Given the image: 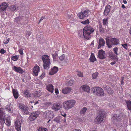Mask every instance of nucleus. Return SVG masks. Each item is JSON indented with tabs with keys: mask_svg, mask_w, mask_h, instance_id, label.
Returning a JSON list of instances; mask_svg holds the SVG:
<instances>
[{
	"mask_svg": "<svg viewBox=\"0 0 131 131\" xmlns=\"http://www.w3.org/2000/svg\"><path fill=\"white\" fill-rule=\"evenodd\" d=\"M129 34L131 35V27L129 30Z\"/></svg>",
	"mask_w": 131,
	"mask_h": 131,
	"instance_id": "63",
	"label": "nucleus"
},
{
	"mask_svg": "<svg viewBox=\"0 0 131 131\" xmlns=\"http://www.w3.org/2000/svg\"><path fill=\"white\" fill-rule=\"evenodd\" d=\"M45 16L44 17H41V18H40L39 21L38 23V24H39V23H40V21L42 20L44 18H45Z\"/></svg>",
	"mask_w": 131,
	"mask_h": 131,
	"instance_id": "56",
	"label": "nucleus"
},
{
	"mask_svg": "<svg viewBox=\"0 0 131 131\" xmlns=\"http://www.w3.org/2000/svg\"><path fill=\"white\" fill-rule=\"evenodd\" d=\"M87 110L86 107H84L82 108L80 111V114L81 115H84Z\"/></svg>",
	"mask_w": 131,
	"mask_h": 131,
	"instance_id": "30",
	"label": "nucleus"
},
{
	"mask_svg": "<svg viewBox=\"0 0 131 131\" xmlns=\"http://www.w3.org/2000/svg\"><path fill=\"white\" fill-rule=\"evenodd\" d=\"M105 54V51L101 50L99 51L98 57L100 59H104L106 57Z\"/></svg>",
	"mask_w": 131,
	"mask_h": 131,
	"instance_id": "17",
	"label": "nucleus"
},
{
	"mask_svg": "<svg viewBox=\"0 0 131 131\" xmlns=\"http://www.w3.org/2000/svg\"><path fill=\"white\" fill-rule=\"evenodd\" d=\"M105 44V42L104 40L102 38H100L99 42V45L98 49H99L102 46H104Z\"/></svg>",
	"mask_w": 131,
	"mask_h": 131,
	"instance_id": "19",
	"label": "nucleus"
},
{
	"mask_svg": "<svg viewBox=\"0 0 131 131\" xmlns=\"http://www.w3.org/2000/svg\"><path fill=\"white\" fill-rule=\"evenodd\" d=\"M105 113V111L103 109H101L99 110V115H101L102 116H104V114Z\"/></svg>",
	"mask_w": 131,
	"mask_h": 131,
	"instance_id": "34",
	"label": "nucleus"
},
{
	"mask_svg": "<svg viewBox=\"0 0 131 131\" xmlns=\"http://www.w3.org/2000/svg\"><path fill=\"white\" fill-rule=\"evenodd\" d=\"M71 17V16L70 15H69L67 17V19H68V18L69 19Z\"/></svg>",
	"mask_w": 131,
	"mask_h": 131,
	"instance_id": "62",
	"label": "nucleus"
},
{
	"mask_svg": "<svg viewBox=\"0 0 131 131\" xmlns=\"http://www.w3.org/2000/svg\"><path fill=\"white\" fill-rule=\"evenodd\" d=\"M19 107L20 109L23 110V111L25 114H28L29 112V108L27 106H25L24 104H20Z\"/></svg>",
	"mask_w": 131,
	"mask_h": 131,
	"instance_id": "10",
	"label": "nucleus"
},
{
	"mask_svg": "<svg viewBox=\"0 0 131 131\" xmlns=\"http://www.w3.org/2000/svg\"><path fill=\"white\" fill-rule=\"evenodd\" d=\"M108 21V18L106 19H104L103 20V25H107Z\"/></svg>",
	"mask_w": 131,
	"mask_h": 131,
	"instance_id": "38",
	"label": "nucleus"
},
{
	"mask_svg": "<svg viewBox=\"0 0 131 131\" xmlns=\"http://www.w3.org/2000/svg\"><path fill=\"white\" fill-rule=\"evenodd\" d=\"M93 93H95L99 96H103L104 93L103 89L101 88L94 87L92 88Z\"/></svg>",
	"mask_w": 131,
	"mask_h": 131,
	"instance_id": "4",
	"label": "nucleus"
},
{
	"mask_svg": "<svg viewBox=\"0 0 131 131\" xmlns=\"http://www.w3.org/2000/svg\"><path fill=\"white\" fill-rule=\"evenodd\" d=\"M44 115L45 118L47 119L52 118L54 116V114L53 112L49 111H46L44 113Z\"/></svg>",
	"mask_w": 131,
	"mask_h": 131,
	"instance_id": "7",
	"label": "nucleus"
},
{
	"mask_svg": "<svg viewBox=\"0 0 131 131\" xmlns=\"http://www.w3.org/2000/svg\"><path fill=\"white\" fill-rule=\"evenodd\" d=\"M13 92L14 97L15 99H17L18 97V94L17 91L14 89H13Z\"/></svg>",
	"mask_w": 131,
	"mask_h": 131,
	"instance_id": "27",
	"label": "nucleus"
},
{
	"mask_svg": "<svg viewBox=\"0 0 131 131\" xmlns=\"http://www.w3.org/2000/svg\"><path fill=\"white\" fill-rule=\"evenodd\" d=\"M29 103H31V104H34V106H35V105L36 104L38 103V101H37V102H29Z\"/></svg>",
	"mask_w": 131,
	"mask_h": 131,
	"instance_id": "54",
	"label": "nucleus"
},
{
	"mask_svg": "<svg viewBox=\"0 0 131 131\" xmlns=\"http://www.w3.org/2000/svg\"><path fill=\"white\" fill-rule=\"evenodd\" d=\"M24 94L25 95L26 97H28L31 96V94L28 90H27L24 91Z\"/></svg>",
	"mask_w": 131,
	"mask_h": 131,
	"instance_id": "28",
	"label": "nucleus"
},
{
	"mask_svg": "<svg viewBox=\"0 0 131 131\" xmlns=\"http://www.w3.org/2000/svg\"><path fill=\"white\" fill-rule=\"evenodd\" d=\"M75 103V101L73 100L65 101L64 103L63 107L65 109L69 110L74 106Z\"/></svg>",
	"mask_w": 131,
	"mask_h": 131,
	"instance_id": "3",
	"label": "nucleus"
},
{
	"mask_svg": "<svg viewBox=\"0 0 131 131\" xmlns=\"http://www.w3.org/2000/svg\"><path fill=\"white\" fill-rule=\"evenodd\" d=\"M77 75L79 77H82V76L83 74L82 73L80 72L78 73Z\"/></svg>",
	"mask_w": 131,
	"mask_h": 131,
	"instance_id": "58",
	"label": "nucleus"
},
{
	"mask_svg": "<svg viewBox=\"0 0 131 131\" xmlns=\"http://www.w3.org/2000/svg\"><path fill=\"white\" fill-rule=\"evenodd\" d=\"M123 47L126 49V50H127L128 49L127 44V43L125 44H122L121 45Z\"/></svg>",
	"mask_w": 131,
	"mask_h": 131,
	"instance_id": "44",
	"label": "nucleus"
},
{
	"mask_svg": "<svg viewBox=\"0 0 131 131\" xmlns=\"http://www.w3.org/2000/svg\"><path fill=\"white\" fill-rule=\"evenodd\" d=\"M110 6L107 5L105 7V8L104 12V14L105 15H108L110 10Z\"/></svg>",
	"mask_w": 131,
	"mask_h": 131,
	"instance_id": "20",
	"label": "nucleus"
},
{
	"mask_svg": "<svg viewBox=\"0 0 131 131\" xmlns=\"http://www.w3.org/2000/svg\"><path fill=\"white\" fill-rule=\"evenodd\" d=\"M109 56L111 59L113 60L114 59L115 56L112 52H109Z\"/></svg>",
	"mask_w": 131,
	"mask_h": 131,
	"instance_id": "37",
	"label": "nucleus"
},
{
	"mask_svg": "<svg viewBox=\"0 0 131 131\" xmlns=\"http://www.w3.org/2000/svg\"><path fill=\"white\" fill-rule=\"evenodd\" d=\"M18 58L17 56H13L12 58V59L14 61H16L18 59Z\"/></svg>",
	"mask_w": 131,
	"mask_h": 131,
	"instance_id": "42",
	"label": "nucleus"
},
{
	"mask_svg": "<svg viewBox=\"0 0 131 131\" xmlns=\"http://www.w3.org/2000/svg\"><path fill=\"white\" fill-rule=\"evenodd\" d=\"M90 61L92 62H94V61L96 60V59L93 53H92L91 56L89 58Z\"/></svg>",
	"mask_w": 131,
	"mask_h": 131,
	"instance_id": "31",
	"label": "nucleus"
},
{
	"mask_svg": "<svg viewBox=\"0 0 131 131\" xmlns=\"http://www.w3.org/2000/svg\"><path fill=\"white\" fill-rule=\"evenodd\" d=\"M21 120L20 119H17L15 122V125L16 129L17 131H21Z\"/></svg>",
	"mask_w": 131,
	"mask_h": 131,
	"instance_id": "9",
	"label": "nucleus"
},
{
	"mask_svg": "<svg viewBox=\"0 0 131 131\" xmlns=\"http://www.w3.org/2000/svg\"><path fill=\"white\" fill-rule=\"evenodd\" d=\"M0 52L2 54H4L6 52V51L3 49H2L1 50Z\"/></svg>",
	"mask_w": 131,
	"mask_h": 131,
	"instance_id": "49",
	"label": "nucleus"
},
{
	"mask_svg": "<svg viewBox=\"0 0 131 131\" xmlns=\"http://www.w3.org/2000/svg\"><path fill=\"white\" fill-rule=\"evenodd\" d=\"M73 131H81V130L80 129L79 130H77V129H74V130Z\"/></svg>",
	"mask_w": 131,
	"mask_h": 131,
	"instance_id": "64",
	"label": "nucleus"
},
{
	"mask_svg": "<svg viewBox=\"0 0 131 131\" xmlns=\"http://www.w3.org/2000/svg\"><path fill=\"white\" fill-rule=\"evenodd\" d=\"M81 23L84 24H87L89 23V21L88 19H87L85 21H82Z\"/></svg>",
	"mask_w": 131,
	"mask_h": 131,
	"instance_id": "43",
	"label": "nucleus"
},
{
	"mask_svg": "<svg viewBox=\"0 0 131 131\" xmlns=\"http://www.w3.org/2000/svg\"><path fill=\"white\" fill-rule=\"evenodd\" d=\"M57 55V54L56 52H55L54 54H52L53 59L54 60H55Z\"/></svg>",
	"mask_w": 131,
	"mask_h": 131,
	"instance_id": "47",
	"label": "nucleus"
},
{
	"mask_svg": "<svg viewBox=\"0 0 131 131\" xmlns=\"http://www.w3.org/2000/svg\"><path fill=\"white\" fill-rule=\"evenodd\" d=\"M40 113V112L39 111L32 113L29 117V120L31 121H34L36 119Z\"/></svg>",
	"mask_w": 131,
	"mask_h": 131,
	"instance_id": "8",
	"label": "nucleus"
},
{
	"mask_svg": "<svg viewBox=\"0 0 131 131\" xmlns=\"http://www.w3.org/2000/svg\"><path fill=\"white\" fill-rule=\"evenodd\" d=\"M89 13L90 12L89 10H85L79 13L78 14V16L80 19H83L88 17Z\"/></svg>",
	"mask_w": 131,
	"mask_h": 131,
	"instance_id": "6",
	"label": "nucleus"
},
{
	"mask_svg": "<svg viewBox=\"0 0 131 131\" xmlns=\"http://www.w3.org/2000/svg\"><path fill=\"white\" fill-rule=\"evenodd\" d=\"M58 71V67H53V68L52 69L51 71L49 72V74L51 75H52L56 73Z\"/></svg>",
	"mask_w": 131,
	"mask_h": 131,
	"instance_id": "24",
	"label": "nucleus"
},
{
	"mask_svg": "<svg viewBox=\"0 0 131 131\" xmlns=\"http://www.w3.org/2000/svg\"><path fill=\"white\" fill-rule=\"evenodd\" d=\"M98 75V72H95L92 75V78L93 79H96Z\"/></svg>",
	"mask_w": 131,
	"mask_h": 131,
	"instance_id": "40",
	"label": "nucleus"
},
{
	"mask_svg": "<svg viewBox=\"0 0 131 131\" xmlns=\"http://www.w3.org/2000/svg\"><path fill=\"white\" fill-rule=\"evenodd\" d=\"M119 44V40L118 39L115 38V45Z\"/></svg>",
	"mask_w": 131,
	"mask_h": 131,
	"instance_id": "52",
	"label": "nucleus"
},
{
	"mask_svg": "<svg viewBox=\"0 0 131 131\" xmlns=\"http://www.w3.org/2000/svg\"><path fill=\"white\" fill-rule=\"evenodd\" d=\"M60 116H58L54 119L53 121L57 123H59L60 120Z\"/></svg>",
	"mask_w": 131,
	"mask_h": 131,
	"instance_id": "33",
	"label": "nucleus"
},
{
	"mask_svg": "<svg viewBox=\"0 0 131 131\" xmlns=\"http://www.w3.org/2000/svg\"><path fill=\"white\" fill-rule=\"evenodd\" d=\"M122 7L123 9H124L126 8V7L124 4H122Z\"/></svg>",
	"mask_w": 131,
	"mask_h": 131,
	"instance_id": "60",
	"label": "nucleus"
},
{
	"mask_svg": "<svg viewBox=\"0 0 131 131\" xmlns=\"http://www.w3.org/2000/svg\"><path fill=\"white\" fill-rule=\"evenodd\" d=\"M105 89L107 91L108 89H110V87L108 86H106L105 88Z\"/></svg>",
	"mask_w": 131,
	"mask_h": 131,
	"instance_id": "55",
	"label": "nucleus"
},
{
	"mask_svg": "<svg viewBox=\"0 0 131 131\" xmlns=\"http://www.w3.org/2000/svg\"><path fill=\"white\" fill-rule=\"evenodd\" d=\"M124 77H122L121 78V84L122 85H123L124 84V82L123 81L124 80Z\"/></svg>",
	"mask_w": 131,
	"mask_h": 131,
	"instance_id": "50",
	"label": "nucleus"
},
{
	"mask_svg": "<svg viewBox=\"0 0 131 131\" xmlns=\"http://www.w3.org/2000/svg\"><path fill=\"white\" fill-rule=\"evenodd\" d=\"M123 3L125 4H126L127 3L126 0H123Z\"/></svg>",
	"mask_w": 131,
	"mask_h": 131,
	"instance_id": "61",
	"label": "nucleus"
},
{
	"mask_svg": "<svg viewBox=\"0 0 131 131\" xmlns=\"http://www.w3.org/2000/svg\"><path fill=\"white\" fill-rule=\"evenodd\" d=\"M38 131H48V129L46 128L41 127L39 128Z\"/></svg>",
	"mask_w": 131,
	"mask_h": 131,
	"instance_id": "35",
	"label": "nucleus"
},
{
	"mask_svg": "<svg viewBox=\"0 0 131 131\" xmlns=\"http://www.w3.org/2000/svg\"><path fill=\"white\" fill-rule=\"evenodd\" d=\"M39 70V67L38 66L34 67L33 69V75L35 76L37 75Z\"/></svg>",
	"mask_w": 131,
	"mask_h": 131,
	"instance_id": "18",
	"label": "nucleus"
},
{
	"mask_svg": "<svg viewBox=\"0 0 131 131\" xmlns=\"http://www.w3.org/2000/svg\"><path fill=\"white\" fill-rule=\"evenodd\" d=\"M118 50V48L117 47H115V54H116V56L118 54L117 52Z\"/></svg>",
	"mask_w": 131,
	"mask_h": 131,
	"instance_id": "57",
	"label": "nucleus"
},
{
	"mask_svg": "<svg viewBox=\"0 0 131 131\" xmlns=\"http://www.w3.org/2000/svg\"><path fill=\"white\" fill-rule=\"evenodd\" d=\"M62 107V104L59 102H57L54 104L52 107V109L55 111H57L59 110Z\"/></svg>",
	"mask_w": 131,
	"mask_h": 131,
	"instance_id": "11",
	"label": "nucleus"
},
{
	"mask_svg": "<svg viewBox=\"0 0 131 131\" xmlns=\"http://www.w3.org/2000/svg\"><path fill=\"white\" fill-rule=\"evenodd\" d=\"M73 80H70L68 82V84L70 86H71L73 84Z\"/></svg>",
	"mask_w": 131,
	"mask_h": 131,
	"instance_id": "46",
	"label": "nucleus"
},
{
	"mask_svg": "<svg viewBox=\"0 0 131 131\" xmlns=\"http://www.w3.org/2000/svg\"><path fill=\"white\" fill-rule=\"evenodd\" d=\"M106 45L109 48H111L115 45V38L110 37L106 38Z\"/></svg>",
	"mask_w": 131,
	"mask_h": 131,
	"instance_id": "5",
	"label": "nucleus"
},
{
	"mask_svg": "<svg viewBox=\"0 0 131 131\" xmlns=\"http://www.w3.org/2000/svg\"><path fill=\"white\" fill-rule=\"evenodd\" d=\"M71 90V87H67L63 88L62 90V92L64 94H67L70 93Z\"/></svg>",
	"mask_w": 131,
	"mask_h": 131,
	"instance_id": "22",
	"label": "nucleus"
},
{
	"mask_svg": "<svg viewBox=\"0 0 131 131\" xmlns=\"http://www.w3.org/2000/svg\"><path fill=\"white\" fill-rule=\"evenodd\" d=\"M125 101L126 103L128 109L129 110L131 111V101L127 100H125Z\"/></svg>",
	"mask_w": 131,
	"mask_h": 131,
	"instance_id": "26",
	"label": "nucleus"
},
{
	"mask_svg": "<svg viewBox=\"0 0 131 131\" xmlns=\"http://www.w3.org/2000/svg\"><path fill=\"white\" fill-rule=\"evenodd\" d=\"M41 93L38 91H36L34 93V95L36 97H39L41 95Z\"/></svg>",
	"mask_w": 131,
	"mask_h": 131,
	"instance_id": "36",
	"label": "nucleus"
},
{
	"mask_svg": "<svg viewBox=\"0 0 131 131\" xmlns=\"http://www.w3.org/2000/svg\"><path fill=\"white\" fill-rule=\"evenodd\" d=\"M19 52L20 54L23 55V49L22 48H21L19 50Z\"/></svg>",
	"mask_w": 131,
	"mask_h": 131,
	"instance_id": "53",
	"label": "nucleus"
},
{
	"mask_svg": "<svg viewBox=\"0 0 131 131\" xmlns=\"http://www.w3.org/2000/svg\"><path fill=\"white\" fill-rule=\"evenodd\" d=\"M3 122V121H2ZM4 122V123L7 125L9 126L10 125V121L9 119H5V120Z\"/></svg>",
	"mask_w": 131,
	"mask_h": 131,
	"instance_id": "32",
	"label": "nucleus"
},
{
	"mask_svg": "<svg viewBox=\"0 0 131 131\" xmlns=\"http://www.w3.org/2000/svg\"><path fill=\"white\" fill-rule=\"evenodd\" d=\"M5 114V111L4 108H0V122L1 121H5V118L4 116Z\"/></svg>",
	"mask_w": 131,
	"mask_h": 131,
	"instance_id": "12",
	"label": "nucleus"
},
{
	"mask_svg": "<svg viewBox=\"0 0 131 131\" xmlns=\"http://www.w3.org/2000/svg\"><path fill=\"white\" fill-rule=\"evenodd\" d=\"M46 89L47 90L51 93H52L54 90L53 86L52 84H49L46 86Z\"/></svg>",
	"mask_w": 131,
	"mask_h": 131,
	"instance_id": "21",
	"label": "nucleus"
},
{
	"mask_svg": "<svg viewBox=\"0 0 131 131\" xmlns=\"http://www.w3.org/2000/svg\"><path fill=\"white\" fill-rule=\"evenodd\" d=\"M65 55L64 54H62L59 57V59L61 61L63 60L64 58Z\"/></svg>",
	"mask_w": 131,
	"mask_h": 131,
	"instance_id": "45",
	"label": "nucleus"
},
{
	"mask_svg": "<svg viewBox=\"0 0 131 131\" xmlns=\"http://www.w3.org/2000/svg\"><path fill=\"white\" fill-rule=\"evenodd\" d=\"M99 29L100 31L102 32H104V29L102 28V26L101 24H99Z\"/></svg>",
	"mask_w": 131,
	"mask_h": 131,
	"instance_id": "39",
	"label": "nucleus"
},
{
	"mask_svg": "<svg viewBox=\"0 0 131 131\" xmlns=\"http://www.w3.org/2000/svg\"><path fill=\"white\" fill-rule=\"evenodd\" d=\"M5 109L6 111H8L9 113H12L13 112V105L11 103L9 104L6 106Z\"/></svg>",
	"mask_w": 131,
	"mask_h": 131,
	"instance_id": "16",
	"label": "nucleus"
},
{
	"mask_svg": "<svg viewBox=\"0 0 131 131\" xmlns=\"http://www.w3.org/2000/svg\"><path fill=\"white\" fill-rule=\"evenodd\" d=\"M13 69L16 72L19 73H23V70L20 67H17L15 66H14Z\"/></svg>",
	"mask_w": 131,
	"mask_h": 131,
	"instance_id": "23",
	"label": "nucleus"
},
{
	"mask_svg": "<svg viewBox=\"0 0 131 131\" xmlns=\"http://www.w3.org/2000/svg\"><path fill=\"white\" fill-rule=\"evenodd\" d=\"M45 75V72L42 73V74L40 76V78L41 79H42Z\"/></svg>",
	"mask_w": 131,
	"mask_h": 131,
	"instance_id": "48",
	"label": "nucleus"
},
{
	"mask_svg": "<svg viewBox=\"0 0 131 131\" xmlns=\"http://www.w3.org/2000/svg\"><path fill=\"white\" fill-rule=\"evenodd\" d=\"M83 90L85 92H87L88 93L90 91V88L89 86L87 85H84L83 86H82Z\"/></svg>",
	"mask_w": 131,
	"mask_h": 131,
	"instance_id": "25",
	"label": "nucleus"
},
{
	"mask_svg": "<svg viewBox=\"0 0 131 131\" xmlns=\"http://www.w3.org/2000/svg\"><path fill=\"white\" fill-rule=\"evenodd\" d=\"M9 39L8 38H5L4 40V43L5 44H7L8 43L9 41Z\"/></svg>",
	"mask_w": 131,
	"mask_h": 131,
	"instance_id": "41",
	"label": "nucleus"
},
{
	"mask_svg": "<svg viewBox=\"0 0 131 131\" xmlns=\"http://www.w3.org/2000/svg\"><path fill=\"white\" fill-rule=\"evenodd\" d=\"M23 17H17L15 18V21L18 24H25L24 22V19Z\"/></svg>",
	"mask_w": 131,
	"mask_h": 131,
	"instance_id": "15",
	"label": "nucleus"
},
{
	"mask_svg": "<svg viewBox=\"0 0 131 131\" xmlns=\"http://www.w3.org/2000/svg\"><path fill=\"white\" fill-rule=\"evenodd\" d=\"M8 5V4L6 2L2 3L0 5V12L6 11Z\"/></svg>",
	"mask_w": 131,
	"mask_h": 131,
	"instance_id": "13",
	"label": "nucleus"
},
{
	"mask_svg": "<svg viewBox=\"0 0 131 131\" xmlns=\"http://www.w3.org/2000/svg\"><path fill=\"white\" fill-rule=\"evenodd\" d=\"M18 7H16L15 5H12L10 6L9 9L12 11H14L15 10H17Z\"/></svg>",
	"mask_w": 131,
	"mask_h": 131,
	"instance_id": "29",
	"label": "nucleus"
},
{
	"mask_svg": "<svg viewBox=\"0 0 131 131\" xmlns=\"http://www.w3.org/2000/svg\"><path fill=\"white\" fill-rule=\"evenodd\" d=\"M103 116L101 115H98L95 119V121L98 124L101 123L103 120Z\"/></svg>",
	"mask_w": 131,
	"mask_h": 131,
	"instance_id": "14",
	"label": "nucleus"
},
{
	"mask_svg": "<svg viewBox=\"0 0 131 131\" xmlns=\"http://www.w3.org/2000/svg\"><path fill=\"white\" fill-rule=\"evenodd\" d=\"M49 58V57L47 55H44L42 57V59L44 63L43 66L45 69H48L50 68V62Z\"/></svg>",
	"mask_w": 131,
	"mask_h": 131,
	"instance_id": "2",
	"label": "nucleus"
},
{
	"mask_svg": "<svg viewBox=\"0 0 131 131\" xmlns=\"http://www.w3.org/2000/svg\"><path fill=\"white\" fill-rule=\"evenodd\" d=\"M55 93L56 94L59 93L58 90V89L56 88L55 89Z\"/></svg>",
	"mask_w": 131,
	"mask_h": 131,
	"instance_id": "59",
	"label": "nucleus"
},
{
	"mask_svg": "<svg viewBox=\"0 0 131 131\" xmlns=\"http://www.w3.org/2000/svg\"><path fill=\"white\" fill-rule=\"evenodd\" d=\"M94 31V30L91 26H86L83 28V30L84 38L88 40L90 39Z\"/></svg>",
	"mask_w": 131,
	"mask_h": 131,
	"instance_id": "1",
	"label": "nucleus"
},
{
	"mask_svg": "<svg viewBox=\"0 0 131 131\" xmlns=\"http://www.w3.org/2000/svg\"><path fill=\"white\" fill-rule=\"evenodd\" d=\"M107 92L109 94H111L113 91L112 90V89L111 88H110V89H108V90H107Z\"/></svg>",
	"mask_w": 131,
	"mask_h": 131,
	"instance_id": "51",
	"label": "nucleus"
}]
</instances>
